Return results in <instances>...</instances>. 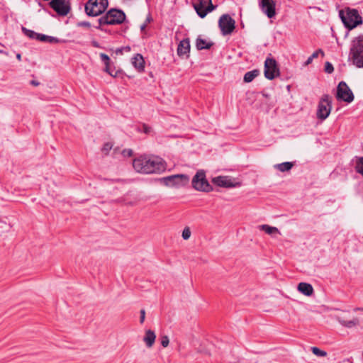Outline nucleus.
Listing matches in <instances>:
<instances>
[{
    "label": "nucleus",
    "instance_id": "f257e3e1",
    "mask_svg": "<svg viewBox=\"0 0 363 363\" xmlns=\"http://www.w3.org/2000/svg\"><path fill=\"white\" fill-rule=\"evenodd\" d=\"M134 169L141 174H158L165 169L162 158L154 156H140L133 161Z\"/></svg>",
    "mask_w": 363,
    "mask_h": 363
},
{
    "label": "nucleus",
    "instance_id": "37998d69",
    "mask_svg": "<svg viewBox=\"0 0 363 363\" xmlns=\"http://www.w3.org/2000/svg\"><path fill=\"white\" fill-rule=\"evenodd\" d=\"M123 50L129 52L130 50V48L129 46L123 47Z\"/></svg>",
    "mask_w": 363,
    "mask_h": 363
},
{
    "label": "nucleus",
    "instance_id": "39448f33",
    "mask_svg": "<svg viewBox=\"0 0 363 363\" xmlns=\"http://www.w3.org/2000/svg\"><path fill=\"white\" fill-rule=\"evenodd\" d=\"M108 6V0H88L84 9L89 16H97L103 13Z\"/></svg>",
    "mask_w": 363,
    "mask_h": 363
},
{
    "label": "nucleus",
    "instance_id": "c85d7f7f",
    "mask_svg": "<svg viewBox=\"0 0 363 363\" xmlns=\"http://www.w3.org/2000/svg\"><path fill=\"white\" fill-rule=\"evenodd\" d=\"M100 58L101 61L104 62V65H110L111 59L106 54L101 53Z\"/></svg>",
    "mask_w": 363,
    "mask_h": 363
},
{
    "label": "nucleus",
    "instance_id": "4468645a",
    "mask_svg": "<svg viewBox=\"0 0 363 363\" xmlns=\"http://www.w3.org/2000/svg\"><path fill=\"white\" fill-rule=\"evenodd\" d=\"M259 6L262 12L269 18L276 15V3L274 0H259Z\"/></svg>",
    "mask_w": 363,
    "mask_h": 363
},
{
    "label": "nucleus",
    "instance_id": "473e14b6",
    "mask_svg": "<svg viewBox=\"0 0 363 363\" xmlns=\"http://www.w3.org/2000/svg\"><path fill=\"white\" fill-rule=\"evenodd\" d=\"M169 343V337L167 335L162 336L161 338V345L164 347H166L168 346Z\"/></svg>",
    "mask_w": 363,
    "mask_h": 363
},
{
    "label": "nucleus",
    "instance_id": "e433bc0d",
    "mask_svg": "<svg viewBox=\"0 0 363 363\" xmlns=\"http://www.w3.org/2000/svg\"><path fill=\"white\" fill-rule=\"evenodd\" d=\"M145 318V311L144 309L140 310V323H143Z\"/></svg>",
    "mask_w": 363,
    "mask_h": 363
},
{
    "label": "nucleus",
    "instance_id": "c03bdc74",
    "mask_svg": "<svg viewBox=\"0 0 363 363\" xmlns=\"http://www.w3.org/2000/svg\"><path fill=\"white\" fill-rule=\"evenodd\" d=\"M145 28H146V24L144 23V24L141 25L140 30H144L145 29Z\"/></svg>",
    "mask_w": 363,
    "mask_h": 363
},
{
    "label": "nucleus",
    "instance_id": "9b49d317",
    "mask_svg": "<svg viewBox=\"0 0 363 363\" xmlns=\"http://www.w3.org/2000/svg\"><path fill=\"white\" fill-rule=\"evenodd\" d=\"M49 5L60 16H67L71 10L70 3L67 0H51Z\"/></svg>",
    "mask_w": 363,
    "mask_h": 363
},
{
    "label": "nucleus",
    "instance_id": "f3484780",
    "mask_svg": "<svg viewBox=\"0 0 363 363\" xmlns=\"http://www.w3.org/2000/svg\"><path fill=\"white\" fill-rule=\"evenodd\" d=\"M132 64L139 72H143L145 68V60L140 54H136L132 58Z\"/></svg>",
    "mask_w": 363,
    "mask_h": 363
},
{
    "label": "nucleus",
    "instance_id": "a18cd8bd",
    "mask_svg": "<svg viewBox=\"0 0 363 363\" xmlns=\"http://www.w3.org/2000/svg\"><path fill=\"white\" fill-rule=\"evenodd\" d=\"M16 57H17V59H18V60H21V54H17Z\"/></svg>",
    "mask_w": 363,
    "mask_h": 363
},
{
    "label": "nucleus",
    "instance_id": "393cba45",
    "mask_svg": "<svg viewBox=\"0 0 363 363\" xmlns=\"http://www.w3.org/2000/svg\"><path fill=\"white\" fill-rule=\"evenodd\" d=\"M38 40L42 42H48L50 43H57L60 42V40L57 38L40 33H39Z\"/></svg>",
    "mask_w": 363,
    "mask_h": 363
},
{
    "label": "nucleus",
    "instance_id": "ddd939ff",
    "mask_svg": "<svg viewBox=\"0 0 363 363\" xmlns=\"http://www.w3.org/2000/svg\"><path fill=\"white\" fill-rule=\"evenodd\" d=\"M337 99L347 103H351L354 100L352 91L343 81L340 82L337 86Z\"/></svg>",
    "mask_w": 363,
    "mask_h": 363
},
{
    "label": "nucleus",
    "instance_id": "a211bd4d",
    "mask_svg": "<svg viewBox=\"0 0 363 363\" xmlns=\"http://www.w3.org/2000/svg\"><path fill=\"white\" fill-rule=\"evenodd\" d=\"M298 290L301 294L307 296H311L313 293V288L312 285L305 282H301L298 284Z\"/></svg>",
    "mask_w": 363,
    "mask_h": 363
},
{
    "label": "nucleus",
    "instance_id": "79ce46f5",
    "mask_svg": "<svg viewBox=\"0 0 363 363\" xmlns=\"http://www.w3.org/2000/svg\"><path fill=\"white\" fill-rule=\"evenodd\" d=\"M123 48H118L117 50H116V53H121L122 54L123 53Z\"/></svg>",
    "mask_w": 363,
    "mask_h": 363
},
{
    "label": "nucleus",
    "instance_id": "f03ea898",
    "mask_svg": "<svg viewBox=\"0 0 363 363\" xmlns=\"http://www.w3.org/2000/svg\"><path fill=\"white\" fill-rule=\"evenodd\" d=\"M339 16L344 26L349 30L362 24V18L355 9L347 7L345 9L340 10Z\"/></svg>",
    "mask_w": 363,
    "mask_h": 363
},
{
    "label": "nucleus",
    "instance_id": "72a5a7b5",
    "mask_svg": "<svg viewBox=\"0 0 363 363\" xmlns=\"http://www.w3.org/2000/svg\"><path fill=\"white\" fill-rule=\"evenodd\" d=\"M77 26L79 27H85V28H88L91 27V24L88 21H80V22H78L77 23Z\"/></svg>",
    "mask_w": 363,
    "mask_h": 363
},
{
    "label": "nucleus",
    "instance_id": "2eb2a0df",
    "mask_svg": "<svg viewBox=\"0 0 363 363\" xmlns=\"http://www.w3.org/2000/svg\"><path fill=\"white\" fill-rule=\"evenodd\" d=\"M213 182L218 186L231 188L239 185V183H235L227 176H219L213 179Z\"/></svg>",
    "mask_w": 363,
    "mask_h": 363
},
{
    "label": "nucleus",
    "instance_id": "a878e982",
    "mask_svg": "<svg viewBox=\"0 0 363 363\" xmlns=\"http://www.w3.org/2000/svg\"><path fill=\"white\" fill-rule=\"evenodd\" d=\"M355 170L363 176V157H356Z\"/></svg>",
    "mask_w": 363,
    "mask_h": 363
},
{
    "label": "nucleus",
    "instance_id": "a19ab883",
    "mask_svg": "<svg viewBox=\"0 0 363 363\" xmlns=\"http://www.w3.org/2000/svg\"><path fill=\"white\" fill-rule=\"evenodd\" d=\"M92 45L94 47H96V48H99V43L96 41H93L92 42Z\"/></svg>",
    "mask_w": 363,
    "mask_h": 363
},
{
    "label": "nucleus",
    "instance_id": "c756f323",
    "mask_svg": "<svg viewBox=\"0 0 363 363\" xmlns=\"http://www.w3.org/2000/svg\"><path fill=\"white\" fill-rule=\"evenodd\" d=\"M182 238L184 240H188L191 236V230L189 227H185L182 231Z\"/></svg>",
    "mask_w": 363,
    "mask_h": 363
},
{
    "label": "nucleus",
    "instance_id": "cd10ccee",
    "mask_svg": "<svg viewBox=\"0 0 363 363\" xmlns=\"http://www.w3.org/2000/svg\"><path fill=\"white\" fill-rule=\"evenodd\" d=\"M311 351L315 355L318 357H325L327 355V352L325 351L322 350L317 347H312Z\"/></svg>",
    "mask_w": 363,
    "mask_h": 363
},
{
    "label": "nucleus",
    "instance_id": "7c9ffc66",
    "mask_svg": "<svg viewBox=\"0 0 363 363\" xmlns=\"http://www.w3.org/2000/svg\"><path fill=\"white\" fill-rule=\"evenodd\" d=\"M113 145L110 143H106L104 145L101 151L105 154L108 155L109 151L112 149Z\"/></svg>",
    "mask_w": 363,
    "mask_h": 363
},
{
    "label": "nucleus",
    "instance_id": "f8f14e48",
    "mask_svg": "<svg viewBox=\"0 0 363 363\" xmlns=\"http://www.w3.org/2000/svg\"><path fill=\"white\" fill-rule=\"evenodd\" d=\"M279 75V69L276 60L273 58H267L264 62V77L272 80Z\"/></svg>",
    "mask_w": 363,
    "mask_h": 363
},
{
    "label": "nucleus",
    "instance_id": "bb28decb",
    "mask_svg": "<svg viewBox=\"0 0 363 363\" xmlns=\"http://www.w3.org/2000/svg\"><path fill=\"white\" fill-rule=\"evenodd\" d=\"M22 30L26 36L29 37L30 38L36 39L38 40L39 33H35L33 30L27 29L24 27H23Z\"/></svg>",
    "mask_w": 363,
    "mask_h": 363
},
{
    "label": "nucleus",
    "instance_id": "6e6552de",
    "mask_svg": "<svg viewBox=\"0 0 363 363\" xmlns=\"http://www.w3.org/2000/svg\"><path fill=\"white\" fill-rule=\"evenodd\" d=\"M332 102L329 95L325 94L320 100L317 109V117L320 120H325L330 113Z\"/></svg>",
    "mask_w": 363,
    "mask_h": 363
},
{
    "label": "nucleus",
    "instance_id": "49530a36",
    "mask_svg": "<svg viewBox=\"0 0 363 363\" xmlns=\"http://www.w3.org/2000/svg\"><path fill=\"white\" fill-rule=\"evenodd\" d=\"M128 155H131V154H132V150H128Z\"/></svg>",
    "mask_w": 363,
    "mask_h": 363
},
{
    "label": "nucleus",
    "instance_id": "dca6fc26",
    "mask_svg": "<svg viewBox=\"0 0 363 363\" xmlns=\"http://www.w3.org/2000/svg\"><path fill=\"white\" fill-rule=\"evenodd\" d=\"M190 52V41L188 38L180 41L177 47V55L179 57L184 55L189 56Z\"/></svg>",
    "mask_w": 363,
    "mask_h": 363
},
{
    "label": "nucleus",
    "instance_id": "6ab92c4d",
    "mask_svg": "<svg viewBox=\"0 0 363 363\" xmlns=\"http://www.w3.org/2000/svg\"><path fill=\"white\" fill-rule=\"evenodd\" d=\"M336 318H337V321L342 326L348 328L355 327L357 325H359V320L357 318H354L353 319L350 320H345L344 318H342L340 316H337Z\"/></svg>",
    "mask_w": 363,
    "mask_h": 363
},
{
    "label": "nucleus",
    "instance_id": "0eeeda50",
    "mask_svg": "<svg viewBox=\"0 0 363 363\" xmlns=\"http://www.w3.org/2000/svg\"><path fill=\"white\" fill-rule=\"evenodd\" d=\"M192 186L197 191H210L212 188L206 178V174L200 170L196 172L192 179Z\"/></svg>",
    "mask_w": 363,
    "mask_h": 363
},
{
    "label": "nucleus",
    "instance_id": "7ed1b4c3",
    "mask_svg": "<svg viewBox=\"0 0 363 363\" xmlns=\"http://www.w3.org/2000/svg\"><path fill=\"white\" fill-rule=\"evenodd\" d=\"M125 20V14L122 10L111 9L104 16L99 18V26H96V28L104 30L102 28L103 26L121 24Z\"/></svg>",
    "mask_w": 363,
    "mask_h": 363
},
{
    "label": "nucleus",
    "instance_id": "423d86ee",
    "mask_svg": "<svg viewBox=\"0 0 363 363\" xmlns=\"http://www.w3.org/2000/svg\"><path fill=\"white\" fill-rule=\"evenodd\" d=\"M189 179L188 175L180 174L160 178V182L169 187L180 188L187 185Z\"/></svg>",
    "mask_w": 363,
    "mask_h": 363
},
{
    "label": "nucleus",
    "instance_id": "f704fd0d",
    "mask_svg": "<svg viewBox=\"0 0 363 363\" xmlns=\"http://www.w3.org/2000/svg\"><path fill=\"white\" fill-rule=\"evenodd\" d=\"M104 71L108 73L112 77L116 76V72L115 74L113 73V70L111 69L110 65H105Z\"/></svg>",
    "mask_w": 363,
    "mask_h": 363
},
{
    "label": "nucleus",
    "instance_id": "1a4fd4ad",
    "mask_svg": "<svg viewBox=\"0 0 363 363\" xmlns=\"http://www.w3.org/2000/svg\"><path fill=\"white\" fill-rule=\"evenodd\" d=\"M218 26L223 35H230L235 28V21L229 14H223L219 18Z\"/></svg>",
    "mask_w": 363,
    "mask_h": 363
},
{
    "label": "nucleus",
    "instance_id": "4c0bfd02",
    "mask_svg": "<svg viewBox=\"0 0 363 363\" xmlns=\"http://www.w3.org/2000/svg\"><path fill=\"white\" fill-rule=\"evenodd\" d=\"M313 60V59H312V57L310 56V57L307 59V60L305 62L304 65H305V66H308V65H310V64L312 62Z\"/></svg>",
    "mask_w": 363,
    "mask_h": 363
},
{
    "label": "nucleus",
    "instance_id": "4be33fe9",
    "mask_svg": "<svg viewBox=\"0 0 363 363\" xmlns=\"http://www.w3.org/2000/svg\"><path fill=\"white\" fill-rule=\"evenodd\" d=\"M294 166V164L290 162H285L274 165V168L281 172L289 171Z\"/></svg>",
    "mask_w": 363,
    "mask_h": 363
},
{
    "label": "nucleus",
    "instance_id": "2f4dec72",
    "mask_svg": "<svg viewBox=\"0 0 363 363\" xmlns=\"http://www.w3.org/2000/svg\"><path fill=\"white\" fill-rule=\"evenodd\" d=\"M333 71H334V67H333V65L329 62H326L325 64V72L328 74H331Z\"/></svg>",
    "mask_w": 363,
    "mask_h": 363
},
{
    "label": "nucleus",
    "instance_id": "58836bf2",
    "mask_svg": "<svg viewBox=\"0 0 363 363\" xmlns=\"http://www.w3.org/2000/svg\"><path fill=\"white\" fill-rule=\"evenodd\" d=\"M30 84L33 86H38L40 84V83L38 82V81H35V80H31Z\"/></svg>",
    "mask_w": 363,
    "mask_h": 363
},
{
    "label": "nucleus",
    "instance_id": "20e7f679",
    "mask_svg": "<svg viewBox=\"0 0 363 363\" xmlns=\"http://www.w3.org/2000/svg\"><path fill=\"white\" fill-rule=\"evenodd\" d=\"M350 55L353 64L357 67H363V35L358 36L353 40Z\"/></svg>",
    "mask_w": 363,
    "mask_h": 363
},
{
    "label": "nucleus",
    "instance_id": "c9c22d12",
    "mask_svg": "<svg viewBox=\"0 0 363 363\" xmlns=\"http://www.w3.org/2000/svg\"><path fill=\"white\" fill-rule=\"evenodd\" d=\"M319 53H321L322 55H324V52L323 51L321 50V49H318V50H316L315 52H314L311 55V57H312V59H314V58H316L318 57V54Z\"/></svg>",
    "mask_w": 363,
    "mask_h": 363
},
{
    "label": "nucleus",
    "instance_id": "aec40b11",
    "mask_svg": "<svg viewBox=\"0 0 363 363\" xmlns=\"http://www.w3.org/2000/svg\"><path fill=\"white\" fill-rule=\"evenodd\" d=\"M155 338L156 335L154 331L147 330L145 333V335L143 337V341L147 347H152L155 343Z\"/></svg>",
    "mask_w": 363,
    "mask_h": 363
},
{
    "label": "nucleus",
    "instance_id": "9d476101",
    "mask_svg": "<svg viewBox=\"0 0 363 363\" xmlns=\"http://www.w3.org/2000/svg\"><path fill=\"white\" fill-rule=\"evenodd\" d=\"M193 6L196 13L201 18L206 17L208 12L213 11L216 8L212 4L211 0H197V2L194 3Z\"/></svg>",
    "mask_w": 363,
    "mask_h": 363
},
{
    "label": "nucleus",
    "instance_id": "412c9836",
    "mask_svg": "<svg viewBox=\"0 0 363 363\" xmlns=\"http://www.w3.org/2000/svg\"><path fill=\"white\" fill-rule=\"evenodd\" d=\"M212 42H208L205 39L198 37L196 40V47L199 50L210 49L213 46Z\"/></svg>",
    "mask_w": 363,
    "mask_h": 363
},
{
    "label": "nucleus",
    "instance_id": "5701e85b",
    "mask_svg": "<svg viewBox=\"0 0 363 363\" xmlns=\"http://www.w3.org/2000/svg\"><path fill=\"white\" fill-rule=\"evenodd\" d=\"M259 74V71L258 69H254L250 72H247L245 74L243 80L245 82L249 83L251 82L255 77H257Z\"/></svg>",
    "mask_w": 363,
    "mask_h": 363
},
{
    "label": "nucleus",
    "instance_id": "ea45409f",
    "mask_svg": "<svg viewBox=\"0 0 363 363\" xmlns=\"http://www.w3.org/2000/svg\"><path fill=\"white\" fill-rule=\"evenodd\" d=\"M150 128H148V127H147L145 125L144 126V131H145V133H148L150 132Z\"/></svg>",
    "mask_w": 363,
    "mask_h": 363
},
{
    "label": "nucleus",
    "instance_id": "b1692460",
    "mask_svg": "<svg viewBox=\"0 0 363 363\" xmlns=\"http://www.w3.org/2000/svg\"><path fill=\"white\" fill-rule=\"evenodd\" d=\"M260 230H264L268 235H273L274 233H279V230L276 227H272L267 224L261 225L259 226Z\"/></svg>",
    "mask_w": 363,
    "mask_h": 363
}]
</instances>
